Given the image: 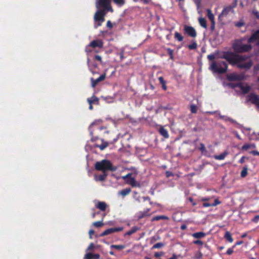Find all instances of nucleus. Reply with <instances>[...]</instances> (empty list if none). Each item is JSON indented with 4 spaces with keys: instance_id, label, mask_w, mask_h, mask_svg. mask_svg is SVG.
<instances>
[{
    "instance_id": "nucleus-59",
    "label": "nucleus",
    "mask_w": 259,
    "mask_h": 259,
    "mask_svg": "<svg viewBox=\"0 0 259 259\" xmlns=\"http://www.w3.org/2000/svg\"><path fill=\"white\" fill-rule=\"evenodd\" d=\"M168 259H178V257L175 254H174L171 257H170V258H169Z\"/></svg>"
},
{
    "instance_id": "nucleus-28",
    "label": "nucleus",
    "mask_w": 259,
    "mask_h": 259,
    "mask_svg": "<svg viewBox=\"0 0 259 259\" xmlns=\"http://www.w3.org/2000/svg\"><path fill=\"white\" fill-rule=\"evenodd\" d=\"M255 145L254 144H245L242 147V150H247L249 149L255 148Z\"/></svg>"
},
{
    "instance_id": "nucleus-64",
    "label": "nucleus",
    "mask_w": 259,
    "mask_h": 259,
    "mask_svg": "<svg viewBox=\"0 0 259 259\" xmlns=\"http://www.w3.org/2000/svg\"><path fill=\"white\" fill-rule=\"evenodd\" d=\"M205 149V146L203 145H201V147L200 148L201 150L203 151Z\"/></svg>"
},
{
    "instance_id": "nucleus-37",
    "label": "nucleus",
    "mask_w": 259,
    "mask_h": 259,
    "mask_svg": "<svg viewBox=\"0 0 259 259\" xmlns=\"http://www.w3.org/2000/svg\"><path fill=\"white\" fill-rule=\"evenodd\" d=\"M114 4L116 5L121 7L125 3V0H112Z\"/></svg>"
},
{
    "instance_id": "nucleus-6",
    "label": "nucleus",
    "mask_w": 259,
    "mask_h": 259,
    "mask_svg": "<svg viewBox=\"0 0 259 259\" xmlns=\"http://www.w3.org/2000/svg\"><path fill=\"white\" fill-rule=\"evenodd\" d=\"M237 5V0H234L232 4L226 8H225L221 14H220V18L228 17L231 15L234 14V8H235Z\"/></svg>"
},
{
    "instance_id": "nucleus-26",
    "label": "nucleus",
    "mask_w": 259,
    "mask_h": 259,
    "mask_svg": "<svg viewBox=\"0 0 259 259\" xmlns=\"http://www.w3.org/2000/svg\"><path fill=\"white\" fill-rule=\"evenodd\" d=\"M198 20L201 27L204 28H206L207 27L206 20L204 18L200 17L198 18Z\"/></svg>"
},
{
    "instance_id": "nucleus-45",
    "label": "nucleus",
    "mask_w": 259,
    "mask_h": 259,
    "mask_svg": "<svg viewBox=\"0 0 259 259\" xmlns=\"http://www.w3.org/2000/svg\"><path fill=\"white\" fill-rule=\"evenodd\" d=\"M91 48H92V47L90 46H89V45L86 46V47L85 48V51L87 54L92 52V50Z\"/></svg>"
},
{
    "instance_id": "nucleus-8",
    "label": "nucleus",
    "mask_w": 259,
    "mask_h": 259,
    "mask_svg": "<svg viewBox=\"0 0 259 259\" xmlns=\"http://www.w3.org/2000/svg\"><path fill=\"white\" fill-rule=\"evenodd\" d=\"M131 174H128L126 176H123L122 179L126 181V183L132 186L133 187H141L140 184L138 182L136 179L131 177Z\"/></svg>"
},
{
    "instance_id": "nucleus-63",
    "label": "nucleus",
    "mask_w": 259,
    "mask_h": 259,
    "mask_svg": "<svg viewBox=\"0 0 259 259\" xmlns=\"http://www.w3.org/2000/svg\"><path fill=\"white\" fill-rule=\"evenodd\" d=\"M176 1H177L179 2V5L180 6H181V3L182 2H183V3L184 2V1H185V0H176Z\"/></svg>"
},
{
    "instance_id": "nucleus-4",
    "label": "nucleus",
    "mask_w": 259,
    "mask_h": 259,
    "mask_svg": "<svg viewBox=\"0 0 259 259\" xmlns=\"http://www.w3.org/2000/svg\"><path fill=\"white\" fill-rule=\"evenodd\" d=\"M111 0H96V7L97 9L105 10V11L111 12H113V10L111 5Z\"/></svg>"
},
{
    "instance_id": "nucleus-56",
    "label": "nucleus",
    "mask_w": 259,
    "mask_h": 259,
    "mask_svg": "<svg viewBox=\"0 0 259 259\" xmlns=\"http://www.w3.org/2000/svg\"><path fill=\"white\" fill-rule=\"evenodd\" d=\"M187 226L185 224H183L181 226L180 228L182 230H184L187 229Z\"/></svg>"
},
{
    "instance_id": "nucleus-12",
    "label": "nucleus",
    "mask_w": 259,
    "mask_h": 259,
    "mask_svg": "<svg viewBox=\"0 0 259 259\" xmlns=\"http://www.w3.org/2000/svg\"><path fill=\"white\" fill-rule=\"evenodd\" d=\"M104 42L102 40L98 39L93 40L90 42L89 44V46H90L93 49H95L96 48H102L103 47Z\"/></svg>"
},
{
    "instance_id": "nucleus-36",
    "label": "nucleus",
    "mask_w": 259,
    "mask_h": 259,
    "mask_svg": "<svg viewBox=\"0 0 259 259\" xmlns=\"http://www.w3.org/2000/svg\"><path fill=\"white\" fill-rule=\"evenodd\" d=\"M225 237L230 242H232L233 241L231 234L229 232L227 231L226 232Z\"/></svg>"
},
{
    "instance_id": "nucleus-52",
    "label": "nucleus",
    "mask_w": 259,
    "mask_h": 259,
    "mask_svg": "<svg viewBox=\"0 0 259 259\" xmlns=\"http://www.w3.org/2000/svg\"><path fill=\"white\" fill-rule=\"evenodd\" d=\"M165 175H166V177H167V178H169V177L173 176L172 173L169 171H166L165 172Z\"/></svg>"
},
{
    "instance_id": "nucleus-5",
    "label": "nucleus",
    "mask_w": 259,
    "mask_h": 259,
    "mask_svg": "<svg viewBox=\"0 0 259 259\" xmlns=\"http://www.w3.org/2000/svg\"><path fill=\"white\" fill-rule=\"evenodd\" d=\"M108 12L105 10H99L95 14L94 19L95 22H98L97 24H95L94 27L95 28L101 26L102 23L105 21V17Z\"/></svg>"
},
{
    "instance_id": "nucleus-13",
    "label": "nucleus",
    "mask_w": 259,
    "mask_h": 259,
    "mask_svg": "<svg viewBox=\"0 0 259 259\" xmlns=\"http://www.w3.org/2000/svg\"><path fill=\"white\" fill-rule=\"evenodd\" d=\"M247 100L259 108V97L257 95L254 94H251L247 96Z\"/></svg>"
},
{
    "instance_id": "nucleus-9",
    "label": "nucleus",
    "mask_w": 259,
    "mask_h": 259,
    "mask_svg": "<svg viewBox=\"0 0 259 259\" xmlns=\"http://www.w3.org/2000/svg\"><path fill=\"white\" fill-rule=\"evenodd\" d=\"M184 31L186 34L192 37H195L197 35L195 29L192 26L185 25L184 27Z\"/></svg>"
},
{
    "instance_id": "nucleus-20",
    "label": "nucleus",
    "mask_w": 259,
    "mask_h": 259,
    "mask_svg": "<svg viewBox=\"0 0 259 259\" xmlns=\"http://www.w3.org/2000/svg\"><path fill=\"white\" fill-rule=\"evenodd\" d=\"M131 192V189L130 188H127L121 190L118 192V194L121 195L122 198L128 195Z\"/></svg>"
},
{
    "instance_id": "nucleus-61",
    "label": "nucleus",
    "mask_w": 259,
    "mask_h": 259,
    "mask_svg": "<svg viewBox=\"0 0 259 259\" xmlns=\"http://www.w3.org/2000/svg\"><path fill=\"white\" fill-rule=\"evenodd\" d=\"M244 158L245 157H242L239 160V162L241 163H243L244 162Z\"/></svg>"
},
{
    "instance_id": "nucleus-10",
    "label": "nucleus",
    "mask_w": 259,
    "mask_h": 259,
    "mask_svg": "<svg viewBox=\"0 0 259 259\" xmlns=\"http://www.w3.org/2000/svg\"><path fill=\"white\" fill-rule=\"evenodd\" d=\"M123 227H116V228H112L108 229L105 230L103 232H102L100 236L103 237L104 236L108 235L109 234H111L114 232H120L123 230Z\"/></svg>"
},
{
    "instance_id": "nucleus-43",
    "label": "nucleus",
    "mask_w": 259,
    "mask_h": 259,
    "mask_svg": "<svg viewBox=\"0 0 259 259\" xmlns=\"http://www.w3.org/2000/svg\"><path fill=\"white\" fill-rule=\"evenodd\" d=\"M95 249V245L93 243H91L87 248L86 251H93Z\"/></svg>"
},
{
    "instance_id": "nucleus-42",
    "label": "nucleus",
    "mask_w": 259,
    "mask_h": 259,
    "mask_svg": "<svg viewBox=\"0 0 259 259\" xmlns=\"http://www.w3.org/2000/svg\"><path fill=\"white\" fill-rule=\"evenodd\" d=\"M164 246V244L163 243H161V242H158V243H157L156 244H155L153 247H152V248L153 249H155V248H161L162 247Z\"/></svg>"
},
{
    "instance_id": "nucleus-39",
    "label": "nucleus",
    "mask_w": 259,
    "mask_h": 259,
    "mask_svg": "<svg viewBox=\"0 0 259 259\" xmlns=\"http://www.w3.org/2000/svg\"><path fill=\"white\" fill-rule=\"evenodd\" d=\"M247 167L246 166H245L243 167V169L242 170L241 172V176L242 178H244L247 175Z\"/></svg>"
},
{
    "instance_id": "nucleus-58",
    "label": "nucleus",
    "mask_w": 259,
    "mask_h": 259,
    "mask_svg": "<svg viewBox=\"0 0 259 259\" xmlns=\"http://www.w3.org/2000/svg\"><path fill=\"white\" fill-rule=\"evenodd\" d=\"M202 205L204 207H208L210 206V204L209 203H203Z\"/></svg>"
},
{
    "instance_id": "nucleus-1",
    "label": "nucleus",
    "mask_w": 259,
    "mask_h": 259,
    "mask_svg": "<svg viewBox=\"0 0 259 259\" xmlns=\"http://www.w3.org/2000/svg\"><path fill=\"white\" fill-rule=\"evenodd\" d=\"M224 58L231 64H237L239 68L248 69L252 65V62L248 59L245 56L237 55L233 53L227 52L224 55Z\"/></svg>"
},
{
    "instance_id": "nucleus-53",
    "label": "nucleus",
    "mask_w": 259,
    "mask_h": 259,
    "mask_svg": "<svg viewBox=\"0 0 259 259\" xmlns=\"http://www.w3.org/2000/svg\"><path fill=\"white\" fill-rule=\"evenodd\" d=\"M207 16L209 20H210V9H207Z\"/></svg>"
},
{
    "instance_id": "nucleus-51",
    "label": "nucleus",
    "mask_w": 259,
    "mask_h": 259,
    "mask_svg": "<svg viewBox=\"0 0 259 259\" xmlns=\"http://www.w3.org/2000/svg\"><path fill=\"white\" fill-rule=\"evenodd\" d=\"M95 233V231L93 230H90L89 234L90 235V238L92 239V235Z\"/></svg>"
},
{
    "instance_id": "nucleus-54",
    "label": "nucleus",
    "mask_w": 259,
    "mask_h": 259,
    "mask_svg": "<svg viewBox=\"0 0 259 259\" xmlns=\"http://www.w3.org/2000/svg\"><path fill=\"white\" fill-rule=\"evenodd\" d=\"M233 252V249H231V248L228 249L227 251V253L228 255H231Z\"/></svg>"
},
{
    "instance_id": "nucleus-60",
    "label": "nucleus",
    "mask_w": 259,
    "mask_h": 259,
    "mask_svg": "<svg viewBox=\"0 0 259 259\" xmlns=\"http://www.w3.org/2000/svg\"><path fill=\"white\" fill-rule=\"evenodd\" d=\"M120 60H122L124 58V56H123V52H121L120 53Z\"/></svg>"
},
{
    "instance_id": "nucleus-40",
    "label": "nucleus",
    "mask_w": 259,
    "mask_h": 259,
    "mask_svg": "<svg viewBox=\"0 0 259 259\" xmlns=\"http://www.w3.org/2000/svg\"><path fill=\"white\" fill-rule=\"evenodd\" d=\"M94 60L99 62L101 64H103L102 58L100 55H96L94 57Z\"/></svg>"
},
{
    "instance_id": "nucleus-18",
    "label": "nucleus",
    "mask_w": 259,
    "mask_h": 259,
    "mask_svg": "<svg viewBox=\"0 0 259 259\" xmlns=\"http://www.w3.org/2000/svg\"><path fill=\"white\" fill-rule=\"evenodd\" d=\"M158 131L159 134L164 138L167 139L169 137V135L167 130L164 128L163 126H160Z\"/></svg>"
},
{
    "instance_id": "nucleus-27",
    "label": "nucleus",
    "mask_w": 259,
    "mask_h": 259,
    "mask_svg": "<svg viewBox=\"0 0 259 259\" xmlns=\"http://www.w3.org/2000/svg\"><path fill=\"white\" fill-rule=\"evenodd\" d=\"M205 236V233L202 232H199L193 233L192 236L194 238L199 239L204 237Z\"/></svg>"
},
{
    "instance_id": "nucleus-62",
    "label": "nucleus",
    "mask_w": 259,
    "mask_h": 259,
    "mask_svg": "<svg viewBox=\"0 0 259 259\" xmlns=\"http://www.w3.org/2000/svg\"><path fill=\"white\" fill-rule=\"evenodd\" d=\"M89 109L90 110H92L93 109V104H91V103H89Z\"/></svg>"
},
{
    "instance_id": "nucleus-44",
    "label": "nucleus",
    "mask_w": 259,
    "mask_h": 259,
    "mask_svg": "<svg viewBox=\"0 0 259 259\" xmlns=\"http://www.w3.org/2000/svg\"><path fill=\"white\" fill-rule=\"evenodd\" d=\"M93 225L96 227L99 228L103 225V223L102 221H97L93 223Z\"/></svg>"
},
{
    "instance_id": "nucleus-14",
    "label": "nucleus",
    "mask_w": 259,
    "mask_h": 259,
    "mask_svg": "<svg viewBox=\"0 0 259 259\" xmlns=\"http://www.w3.org/2000/svg\"><path fill=\"white\" fill-rule=\"evenodd\" d=\"M105 77H106L105 73L102 74L97 79H94V78L92 77L91 78L92 87L93 88H95L98 84V83L99 82L104 80L105 79Z\"/></svg>"
},
{
    "instance_id": "nucleus-49",
    "label": "nucleus",
    "mask_w": 259,
    "mask_h": 259,
    "mask_svg": "<svg viewBox=\"0 0 259 259\" xmlns=\"http://www.w3.org/2000/svg\"><path fill=\"white\" fill-rule=\"evenodd\" d=\"M107 27L109 28H112L113 27V25L111 23V22L110 21V20H108L107 22Z\"/></svg>"
},
{
    "instance_id": "nucleus-7",
    "label": "nucleus",
    "mask_w": 259,
    "mask_h": 259,
    "mask_svg": "<svg viewBox=\"0 0 259 259\" xmlns=\"http://www.w3.org/2000/svg\"><path fill=\"white\" fill-rule=\"evenodd\" d=\"M211 69L218 73H224L227 70V64L224 62L218 64L211 63Z\"/></svg>"
},
{
    "instance_id": "nucleus-17",
    "label": "nucleus",
    "mask_w": 259,
    "mask_h": 259,
    "mask_svg": "<svg viewBox=\"0 0 259 259\" xmlns=\"http://www.w3.org/2000/svg\"><path fill=\"white\" fill-rule=\"evenodd\" d=\"M100 255L98 254H93L89 252L85 255L84 259H100Z\"/></svg>"
},
{
    "instance_id": "nucleus-57",
    "label": "nucleus",
    "mask_w": 259,
    "mask_h": 259,
    "mask_svg": "<svg viewBox=\"0 0 259 259\" xmlns=\"http://www.w3.org/2000/svg\"><path fill=\"white\" fill-rule=\"evenodd\" d=\"M250 153L254 155H259V152H257L256 151H252L251 152H250Z\"/></svg>"
},
{
    "instance_id": "nucleus-19",
    "label": "nucleus",
    "mask_w": 259,
    "mask_h": 259,
    "mask_svg": "<svg viewBox=\"0 0 259 259\" xmlns=\"http://www.w3.org/2000/svg\"><path fill=\"white\" fill-rule=\"evenodd\" d=\"M87 101L89 103L92 104L98 105L99 103V98L95 96H93L92 97L88 98Z\"/></svg>"
},
{
    "instance_id": "nucleus-22",
    "label": "nucleus",
    "mask_w": 259,
    "mask_h": 259,
    "mask_svg": "<svg viewBox=\"0 0 259 259\" xmlns=\"http://www.w3.org/2000/svg\"><path fill=\"white\" fill-rule=\"evenodd\" d=\"M107 204L105 202L99 201L96 205L97 208L101 211H105L107 208Z\"/></svg>"
},
{
    "instance_id": "nucleus-33",
    "label": "nucleus",
    "mask_w": 259,
    "mask_h": 259,
    "mask_svg": "<svg viewBox=\"0 0 259 259\" xmlns=\"http://www.w3.org/2000/svg\"><path fill=\"white\" fill-rule=\"evenodd\" d=\"M174 37H175V38L177 39L179 41H182L184 38L183 36L181 35V34H180V33H179L177 31L175 32Z\"/></svg>"
},
{
    "instance_id": "nucleus-30",
    "label": "nucleus",
    "mask_w": 259,
    "mask_h": 259,
    "mask_svg": "<svg viewBox=\"0 0 259 259\" xmlns=\"http://www.w3.org/2000/svg\"><path fill=\"white\" fill-rule=\"evenodd\" d=\"M168 218L165 215H157L153 217L152 219V221H159L160 220H168Z\"/></svg>"
},
{
    "instance_id": "nucleus-16",
    "label": "nucleus",
    "mask_w": 259,
    "mask_h": 259,
    "mask_svg": "<svg viewBox=\"0 0 259 259\" xmlns=\"http://www.w3.org/2000/svg\"><path fill=\"white\" fill-rule=\"evenodd\" d=\"M107 177V174L106 172H103L101 175H99L98 176L95 175V180L96 181H104Z\"/></svg>"
},
{
    "instance_id": "nucleus-55",
    "label": "nucleus",
    "mask_w": 259,
    "mask_h": 259,
    "mask_svg": "<svg viewBox=\"0 0 259 259\" xmlns=\"http://www.w3.org/2000/svg\"><path fill=\"white\" fill-rule=\"evenodd\" d=\"M259 220V215H256L255 217L252 219V221L254 222H257Z\"/></svg>"
},
{
    "instance_id": "nucleus-46",
    "label": "nucleus",
    "mask_w": 259,
    "mask_h": 259,
    "mask_svg": "<svg viewBox=\"0 0 259 259\" xmlns=\"http://www.w3.org/2000/svg\"><path fill=\"white\" fill-rule=\"evenodd\" d=\"M188 200L192 204V206H195L196 205V203L194 201L192 197H189L188 198Z\"/></svg>"
},
{
    "instance_id": "nucleus-24",
    "label": "nucleus",
    "mask_w": 259,
    "mask_h": 259,
    "mask_svg": "<svg viewBox=\"0 0 259 259\" xmlns=\"http://www.w3.org/2000/svg\"><path fill=\"white\" fill-rule=\"evenodd\" d=\"M158 79L161 84L162 89L164 91H166L167 89L166 86V81L164 79L162 76H160L158 78Z\"/></svg>"
},
{
    "instance_id": "nucleus-21",
    "label": "nucleus",
    "mask_w": 259,
    "mask_h": 259,
    "mask_svg": "<svg viewBox=\"0 0 259 259\" xmlns=\"http://www.w3.org/2000/svg\"><path fill=\"white\" fill-rule=\"evenodd\" d=\"M109 146V143L106 141H104L103 139H102V144H96L95 147L99 148L101 150H104L106 148H107Z\"/></svg>"
},
{
    "instance_id": "nucleus-29",
    "label": "nucleus",
    "mask_w": 259,
    "mask_h": 259,
    "mask_svg": "<svg viewBox=\"0 0 259 259\" xmlns=\"http://www.w3.org/2000/svg\"><path fill=\"white\" fill-rule=\"evenodd\" d=\"M138 230L139 228L137 227L134 226L132 228V229L128 231L124 234V236L126 235L130 236L133 234L136 233Z\"/></svg>"
},
{
    "instance_id": "nucleus-32",
    "label": "nucleus",
    "mask_w": 259,
    "mask_h": 259,
    "mask_svg": "<svg viewBox=\"0 0 259 259\" xmlns=\"http://www.w3.org/2000/svg\"><path fill=\"white\" fill-rule=\"evenodd\" d=\"M149 211H150V209L147 208L146 210L140 212V215L139 216V218L141 219L144 218L145 217L148 215V213Z\"/></svg>"
},
{
    "instance_id": "nucleus-34",
    "label": "nucleus",
    "mask_w": 259,
    "mask_h": 259,
    "mask_svg": "<svg viewBox=\"0 0 259 259\" xmlns=\"http://www.w3.org/2000/svg\"><path fill=\"white\" fill-rule=\"evenodd\" d=\"M125 246L124 245H111L110 248H114L118 250H122L125 248Z\"/></svg>"
},
{
    "instance_id": "nucleus-11",
    "label": "nucleus",
    "mask_w": 259,
    "mask_h": 259,
    "mask_svg": "<svg viewBox=\"0 0 259 259\" xmlns=\"http://www.w3.org/2000/svg\"><path fill=\"white\" fill-rule=\"evenodd\" d=\"M227 79L231 81H238L242 80L244 78L242 74H238L237 73H232L227 75Z\"/></svg>"
},
{
    "instance_id": "nucleus-23",
    "label": "nucleus",
    "mask_w": 259,
    "mask_h": 259,
    "mask_svg": "<svg viewBox=\"0 0 259 259\" xmlns=\"http://www.w3.org/2000/svg\"><path fill=\"white\" fill-rule=\"evenodd\" d=\"M87 65L90 69V70L92 72L93 74L95 73L93 70V68H97L98 67V64L96 63L91 64L90 60L89 58L87 59Z\"/></svg>"
},
{
    "instance_id": "nucleus-38",
    "label": "nucleus",
    "mask_w": 259,
    "mask_h": 259,
    "mask_svg": "<svg viewBox=\"0 0 259 259\" xmlns=\"http://www.w3.org/2000/svg\"><path fill=\"white\" fill-rule=\"evenodd\" d=\"M167 52L169 56L170 59L174 60V51L170 48H167Z\"/></svg>"
},
{
    "instance_id": "nucleus-15",
    "label": "nucleus",
    "mask_w": 259,
    "mask_h": 259,
    "mask_svg": "<svg viewBox=\"0 0 259 259\" xmlns=\"http://www.w3.org/2000/svg\"><path fill=\"white\" fill-rule=\"evenodd\" d=\"M254 41H256V45H259V30L253 33L248 40V42L249 43Z\"/></svg>"
},
{
    "instance_id": "nucleus-25",
    "label": "nucleus",
    "mask_w": 259,
    "mask_h": 259,
    "mask_svg": "<svg viewBox=\"0 0 259 259\" xmlns=\"http://www.w3.org/2000/svg\"><path fill=\"white\" fill-rule=\"evenodd\" d=\"M239 87L244 94L248 92L250 89V87L247 84H240Z\"/></svg>"
},
{
    "instance_id": "nucleus-2",
    "label": "nucleus",
    "mask_w": 259,
    "mask_h": 259,
    "mask_svg": "<svg viewBox=\"0 0 259 259\" xmlns=\"http://www.w3.org/2000/svg\"><path fill=\"white\" fill-rule=\"evenodd\" d=\"M95 168L96 170H101L102 172H106L107 170L115 171L117 169V167L113 166L110 161L106 159L96 162Z\"/></svg>"
},
{
    "instance_id": "nucleus-48",
    "label": "nucleus",
    "mask_w": 259,
    "mask_h": 259,
    "mask_svg": "<svg viewBox=\"0 0 259 259\" xmlns=\"http://www.w3.org/2000/svg\"><path fill=\"white\" fill-rule=\"evenodd\" d=\"M163 253L162 252H155L154 253V256L155 257H159L160 256H161L162 255H163Z\"/></svg>"
},
{
    "instance_id": "nucleus-31",
    "label": "nucleus",
    "mask_w": 259,
    "mask_h": 259,
    "mask_svg": "<svg viewBox=\"0 0 259 259\" xmlns=\"http://www.w3.org/2000/svg\"><path fill=\"white\" fill-rule=\"evenodd\" d=\"M228 153L227 152H224L219 155H214V157L215 159L217 160H223L225 158V157L227 156Z\"/></svg>"
},
{
    "instance_id": "nucleus-3",
    "label": "nucleus",
    "mask_w": 259,
    "mask_h": 259,
    "mask_svg": "<svg viewBox=\"0 0 259 259\" xmlns=\"http://www.w3.org/2000/svg\"><path fill=\"white\" fill-rule=\"evenodd\" d=\"M234 51L237 53H243L249 51L252 48L250 45L243 44L241 40L236 41L232 46Z\"/></svg>"
},
{
    "instance_id": "nucleus-35",
    "label": "nucleus",
    "mask_w": 259,
    "mask_h": 259,
    "mask_svg": "<svg viewBox=\"0 0 259 259\" xmlns=\"http://www.w3.org/2000/svg\"><path fill=\"white\" fill-rule=\"evenodd\" d=\"M190 111H191V113H196L197 112L198 107L196 105H195L194 104H192L190 105Z\"/></svg>"
},
{
    "instance_id": "nucleus-47",
    "label": "nucleus",
    "mask_w": 259,
    "mask_h": 259,
    "mask_svg": "<svg viewBox=\"0 0 259 259\" xmlns=\"http://www.w3.org/2000/svg\"><path fill=\"white\" fill-rule=\"evenodd\" d=\"M193 243L194 244L200 245H202L203 244V242L199 240H197L194 241Z\"/></svg>"
},
{
    "instance_id": "nucleus-50",
    "label": "nucleus",
    "mask_w": 259,
    "mask_h": 259,
    "mask_svg": "<svg viewBox=\"0 0 259 259\" xmlns=\"http://www.w3.org/2000/svg\"><path fill=\"white\" fill-rule=\"evenodd\" d=\"M220 203H221V202L218 199H215L214 200V203L211 204V206H215Z\"/></svg>"
},
{
    "instance_id": "nucleus-41",
    "label": "nucleus",
    "mask_w": 259,
    "mask_h": 259,
    "mask_svg": "<svg viewBox=\"0 0 259 259\" xmlns=\"http://www.w3.org/2000/svg\"><path fill=\"white\" fill-rule=\"evenodd\" d=\"M197 45L196 42H193L192 44L188 45V48L189 50H194L197 48Z\"/></svg>"
}]
</instances>
